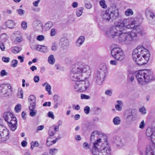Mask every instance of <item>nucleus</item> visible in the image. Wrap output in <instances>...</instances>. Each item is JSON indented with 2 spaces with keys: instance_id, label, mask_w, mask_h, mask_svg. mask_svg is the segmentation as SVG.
<instances>
[{
  "instance_id": "obj_1",
  "label": "nucleus",
  "mask_w": 155,
  "mask_h": 155,
  "mask_svg": "<svg viewBox=\"0 0 155 155\" xmlns=\"http://www.w3.org/2000/svg\"><path fill=\"white\" fill-rule=\"evenodd\" d=\"M136 21L130 19L120 20L117 25L111 27L107 33V35L110 38H114L118 36L119 43L123 44L129 45L136 38L137 34L134 31L125 32L127 29L136 28Z\"/></svg>"
},
{
  "instance_id": "obj_2",
  "label": "nucleus",
  "mask_w": 155,
  "mask_h": 155,
  "mask_svg": "<svg viewBox=\"0 0 155 155\" xmlns=\"http://www.w3.org/2000/svg\"><path fill=\"white\" fill-rule=\"evenodd\" d=\"M71 71V78L75 81L73 84L75 91L79 92L86 91L89 87L90 83L88 80L83 79V74L89 76L91 73L90 67L82 61H78L72 65Z\"/></svg>"
},
{
  "instance_id": "obj_3",
  "label": "nucleus",
  "mask_w": 155,
  "mask_h": 155,
  "mask_svg": "<svg viewBox=\"0 0 155 155\" xmlns=\"http://www.w3.org/2000/svg\"><path fill=\"white\" fill-rule=\"evenodd\" d=\"M132 56L133 60L136 64L142 65L147 62L150 54L147 49L142 46H139L134 50Z\"/></svg>"
},
{
  "instance_id": "obj_4",
  "label": "nucleus",
  "mask_w": 155,
  "mask_h": 155,
  "mask_svg": "<svg viewBox=\"0 0 155 155\" xmlns=\"http://www.w3.org/2000/svg\"><path fill=\"white\" fill-rule=\"evenodd\" d=\"M99 138L93 143L91 152L93 155H111V150L110 145L105 141L101 143Z\"/></svg>"
},
{
  "instance_id": "obj_5",
  "label": "nucleus",
  "mask_w": 155,
  "mask_h": 155,
  "mask_svg": "<svg viewBox=\"0 0 155 155\" xmlns=\"http://www.w3.org/2000/svg\"><path fill=\"white\" fill-rule=\"evenodd\" d=\"M135 75L137 83L141 86L145 85L154 79L151 71L149 69H145L136 71Z\"/></svg>"
},
{
  "instance_id": "obj_6",
  "label": "nucleus",
  "mask_w": 155,
  "mask_h": 155,
  "mask_svg": "<svg viewBox=\"0 0 155 155\" xmlns=\"http://www.w3.org/2000/svg\"><path fill=\"white\" fill-rule=\"evenodd\" d=\"M3 117L10 129L13 131H15L17 128V122L14 115L10 112H7L4 113Z\"/></svg>"
},
{
  "instance_id": "obj_7",
  "label": "nucleus",
  "mask_w": 155,
  "mask_h": 155,
  "mask_svg": "<svg viewBox=\"0 0 155 155\" xmlns=\"http://www.w3.org/2000/svg\"><path fill=\"white\" fill-rule=\"evenodd\" d=\"M107 72V69L106 65L101 66L98 69L95 75V79L97 84L101 85L103 84Z\"/></svg>"
},
{
  "instance_id": "obj_8",
  "label": "nucleus",
  "mask_w": 155,
  "mask_h": 155,
  "mask_svg": "<svg viewBox=\"0 0 155 155\" xmlns=\"http://www.w3.org/2000/svg\"><path fill=\"white\" fill-rule=\"evenodd\" d=\"M111 54L112 57L119 61H122L125 58V54L123 51L119 47L113 48L111 50Z\"/></svg>"
},
{
  "instance_id": "obj_9",
  "label": "nucleus",
  "mask_w": 155,
  "mask_h": 155,
  "mask_svg": "<svg viewBox=\"0 0 155 155\" xmlns=\"http://www.w3.org/2000/svg\"><path fill=\"white\" fill-rule=\"evenodd\" d=\"M9 132L5 127L0 125V142H4L9 139Z\"/></svg>"
},
{
  "instance_id": "obj_10",
  "label": "nucleus",
  "mask_w": 155,
  "mask_h": 155,
  "mask_svg": "<svg viewBox=\"0 0 155 155\" xmlns=\"http://www.w3.org/2000/svg\"><path fill=\"white\" fill-rule=\"evenodd\" d=\"M146 15H149L148 20L149 23L151 25L155 24V15L152 10L147 8L145 12Z\"/></svg>"
},
{
  "instance_id": "obj_11",
  "label": "nucleus",
  "mask_w": 155,
  "mask_h": 155,
  "mask_svg": "<svg viewBox=\"0 0 155 155\" xmlns=\"http://www.w3.org/2000/svg\"><path fill=\"white\" fill-rule=\"evenodd\" d=\"M146 136L150 137L152 143L155 144V128H148L146 131Z\"/></svg>"
},
{
  "instance_id": "obj_12",
  "label": "nucleus",
  "mask_w": 155,
  "mask_h": 155,
  "mask_svg": "<svg viewBox=\"0 0 155 155\" xmlns=\"http://www.w3.org/2000/svg\"><path fill=\"white\" fill-rule=\"evenodd\" d=\"M59 44L62 49H67L69 45V42L68 39L66 37L61 38L59 41Z\"/></svg>"
},
{
  "instance_id": "obj_13",
  "label": "nucleus",
  "mask_w": 155,
  "mask_h": 155,
  "mask_svg": "<svg viewBox=\"0 0 155 155\" xmlns=\"http://www.w3.org/2000/svg\"><path fill=\"white\" fill-rule=\"evenodd\" d=\"M109 10H110V16L112 21L113 20H115L117 19L119 17V10L117 8H116V7H115L114 8H113L112 7H111Z\"/></svg>"
},
{
  "instance_id": "obj_14",
  "label": "nucleus",
  "mask_w": 155,
  "mask_h": 155,
  "mask_svg": "<svg viewBox=\"0 0 155 155\" xmlns=\"http://www.w3.org/2000/svg\"><path fill=\"white\" fill-rule=\"evenodd\" d=\"M101 16L103 21L106 22L112 21L110 10L109 9H107L105 12H103Z\"/></svg>"
},
{
  "instance_id": "obj_15",
  "label": "nucleus",
  "mask_w": 155,
  "mask_h": 155,
  "mask_svg": "<svg viewBox=\"0 0 155 155\" xmlns=\"http://www.w3.org/2000/svg\"><path fill=\"white\" fill-rule=\"evenodd\" d=\"M146 155H155V146L150 145L147 147Z\"/></svg>"
},
{
  "instance_id": "obj_16",
  "label": "nucleus",
  "mask_w": 155,
  "mask_h": 155,
  "mask_svg": "<svg viewBox=\"0 0 155 155\" xmlns=\"http://www.w3.org/2000/svg\"><path fill=\"white\" fill-rule=\"evenodd\" d=\"M113 141L114 145L117 147H121L123 145L121 138L119 137L114 138Z\"/></svg>"
},
{
  "instance_id": "obj_17",
  "label": "nucleus",
  "mask_w": 155,
  "mask_h": 155,
  "mask_svg": "<svg viewBox=\"0 0 155 155\" xmlns=\"http://www.w3.org/2000/svg\"><path fill=\"white\" fill-rule=\"evenodd\" d=\"M15 35L16 38L15 39L13 42L15 44L20 43L23 41V38L21 32L17 31L15 33Z\"/></svg>"
},
{
  "instance_id": "obj_18",
  "label": "nucleus",
  "mask_w": 155,
  "mask_h": 155,
  "mask_svg": "<svg viewBox=\"0 0 155 155\" xmlns=\"http://www.w3.org/2000/svg\"><path fill=\"white\" fill-rule=\"evenodd\" d=\"M4 85L0 87V91L2 93V95H3L4 97H7L9 95V94H8V90L9 88H8V86L7 85H5L4 87H3ZM11 88V87H10L9 89Z\"/></svg>"
},
{
  "instance_id": "obj_19",
  "label": "nucleus",
  "mask_w": 155,
  "mask_h": 155,
  "mask_svg": "<svg viewBox=\"0 0 155 155\" xmlns=\"http://www.w3.org/2000/svg\"><path fill=\"white\" fill-rule=\"evenodd\" d=\"M34 28L35 31L41 30L43 28L40 21L39 20H35L33 23Z\"/></svg>"
},
{
  "instance_id": "obj_20",
  "label": "nucleus",
  "mask_w": 155,
  "mask_h": 155,
  "mask_svg": "<svg viewBox=\"0 0 155 155\" xmlns=\"http://www.w3.org/2000/svg\"><path fill=\"white\" fill-rule=\"evenodd\" d=\"M5 24L6 26L3 25L2 26V29H5L6 27H8L10 28H12L14 25L13 21L11 20H8L6 21Z\"/></svg>"
},
{
  "instance_id": "obj_21",
  "label": "nucleus",
  "mask_w": 155,
  "mask_h": 155,
  "mask_svg": "<svg viewBox=\"0 0 155 155\" xmlns=\"http://www.w3.org/2000/svg\"><path fill=\"white\" fill-rule=\"evenodd\" d=\"M36 48L37 50L43 53H47L48 51V49L46 46L40 45H36Z\"/></svg>"
},
{
  "instance_id": "obj_22",
  "label": "nucleus",
  "mask_w": 155,
  "mask_h": 155,
  "mask_svg": "<svg viewBox=\"0 0 155 155\" xmlns=\"http://www.w3.org/2000/svg\"><path fill=\"white\" fill-rule=\"evenodd\" d=\"M85 37L83 36H81L78 38L76 42V45L78 47L82 45L84 42Z\"/></svg>"
},
{
  "instance_id": "obj_23",
  "label": "nucleus",
  "mask_w": 155,
  "mask_h": 155,
  "mask_svg": "<svg viewBox=\"0 0 155 155\" xmlns=\"http://www.w3.org/2000/svg\"><path fill=\"white\" fill-rule=\"evenodd\" d=\"M117 104L115 105L116 109L119 111H121L123 105V102L121 101L118 100L117 101Z\"/></svg>"
},
{
  "instance_id": "obj_24",
  "label": "nucleus",
  "mask_w": 155,
  "mask_h": 155,
  "mask_svg": "<svg viewBox=\"0 0 155 155\" xmlns=\"http://www.w3.org/2000/svg\"><path fill=\"white\" fill-rule=\"evenodd\" d=\"M53 25V22L49 21L45 24L43 28V29L45 31H47L49 30L52 27Z\"/></svg>"
},
{
  "instance_id": "obj_25",
  "label": "nucleus",
  "mask_w": 155,
  "mask_h": 155,
  "mask_svg": "<svg viewBox=\"0 0 155 155\" xmlns=\"http://www.w3.org/2000/svg\"><path fill=\"white\" fill-rule=\"evenodd\" d=\"M48 61L49 64H54L55 62V59L54 56L52 54L50 55L48 57Z\"/></svg>"
},
{
  "instance_id": "obj_26",
  "label": "nucleus",
  "mask_w": 155,
  "mask_h": 155,
  "mask_svg": "<svg viewBox=\"0 0 155 155\" xmlns=\"http://www.w3.org/2000/svg\"><path fill=\"white\" fill-rule=\"evenodd\" d=\"M84 9V8L82 7H80L77 8L76 12L77 16L79 17L82 15Z\"/></svg>"
},
{
  "instance_id": "obj_27",
  "label": "nucleus",
  "mask_w": 155,
  "mask_h": 155,
  "mask_svg": "<svg viewBox=\"0 0 155 155\" xmlns=\"http://www.w3.org/2000/svg\"><path fill=\"white\" fill-rule=\"evenodd\" d=\"M113 121L114 125H118L120 123L121 120L119 117L116 116L113 119Z\"/></svg>"
},
{
  "instance_id": "obj_28",
  "label": "nucleus",
  "mask_w": 155,
  "mask_h": 155,
  "mask_svg": "<svg viewBox=\"0 0 155 155\" xmlns=\"http://www.w3.org/2000/svg\"><path fill=\"white\" fill-rule=\"evenodd\" d=\"M56 132L54 130V126H52L50 128L48 131V134L50 136H53Z\"/></svg>"
},
{
  "instance_id": "obj_29",
  "label": "nucleus",
  "mask_w": 155,
  "mask_h": 155,
  "mask_svg": "<svg viewBox=\"0 0 155 155\" xmlns=\"http://www.w3.org/2000/svg\"><path fill=\"white\" fill-rule=\"evenodd\" d=\"M58 151V149L55 148L51 149L49 150V153L51 155H56Z\"/></svg>"
},
{
  "instance_id": "obj_30",
  "label": "nucleus",
  "mask_w": 155,
  "mask_h": 155,
  "mask_svg": "<svg viewBox=\"0 0 155 155\" xmlns=\"http://www.w3.org/2000/svg\"><path fill=\"white\" fill-rule=\"evenodd\" d=\"M134 14V12L132 10L130 9H127L125 12V15L127 16H130Z\"/></svg>"
},
{
  "instance_id": "obj_31",
  "label": "nucleus",
  "mask_w": 155,
  "mask_h": 155,
  "mask_svg": "<svg viewBox=\"0 0 155 155\" xmlns=\"http://www.w3.org/2000/svg\"><path fill=\"white\" fill-rule=\"evenodd\" d=\"M36 97L33 95H30L28 97V101L29 102H36Z\"/></svg>"
},
{
  "instance_id": "obj_32",
  "label": "nucleus",
  "mask_w": 155,
  "mask_h": 155,
  "mask_svg": "<svg viewBox=\"0 0 155 155\" xmlns=\"http://www.w3.org/2000/svg\"><path fill=\"white\" fill-rule=\"evenodd\" d=\"M31 148L32 150H33L34 148L35 147H38L39 145V143L37 141H32L31 143Z\"/></svg>"
},
{
  "instance_id": "obj_33",
  "label": "nucleus",
  "mask_w": 155,
  "mask_h": 155,
  "mask_svg": "<svg viewBox=\"0 0 155 155\" xmlns=\"http://www.w3.org/2000/svg\"><path fill=\"white\" fill-rule=\"evenodd\" d=\"M21 49L18 47L15 46L14 47L12 50V52L15 54H17L19 53Z\"/></svg>"
},
{
  "instance_id": "obj_34",
  "label": "nucleus",
  "mask_w": 155,
  "mask_h": 155,
  "mask_svg": "<svg viewBox=\"0 0 155 155\" xmlns=\"http://www.w3.org/2000/svg\"><path fill=\"white\" fill-rule=\"evenodd\" d=\"M23 92L21 89H19L18 92L17 94V96L18 97L22 98L23 97Z\"/></svg>"
},
{
  "instance_id": "obj_35",
  "label": "nucleus",
  "mask_w": 155,
  "mask_h": 155,
  "mask_svg": "<svg viewBox=\"0 0 155 155\" xmlns=\"http://www.w3.org/2000/svg\"><path fill=\"white\" fill-rule=\"evenodd\" d=\"M51 86L49 84H47L46 85L45 89L48 92V93L49 95H51L52 94V92L51 91Z\"/></svg>"
},
{
  "instance_id": "obj_36",
  "label": "nucleus",
  "mask_w": 155,
  "mask_h": 155,
  "mask_svg": "<svg viewBox=\"0 0 155 155\" xmlns=\"http://www.w3.org/2000/svg\"><path fill=\"white\" fill-rule=\"evenodd\" d=\"M21 104H18L15 107V110L17 113L20 112L21 110Z\"/></svg>"
},
{
  "instance_id": "obj_37",
  "label": "nucleus",
  "mask_w": 155,
  "mask_h": 155,
  "mask_svg": "<svg viewBox=\"0 0 155 155\" xmlns=\"http://www.w3.org/2000/svg\"><path fill=\"white\" fill-rule=\"evenodd\" d=\"M36 108V103L31 102L29 105V109L33 110Z\"/></svg>"
},
{
  "instance_id": "obj_38",
  "label": "nucleus",
  "mask_w": 155,
  "mask_h": 155,
  "mask_svg": "<svg viewBox=\"0 0 155 155\" xmlns=\"http://www.w3.org/2000/svg\"><path fill=\"white\" fill-rule=\"evenodd\" d=\"M18 61L16 60H13L11 62V66L12 67H16L17 66Z\"/></svg>"
},
{
  "instance_id": "obj_39",
  "label": "nucleus",
  "mask_w": 155,
  "mask_h": 155,
  "mask_svg": "<svg viewBox=\"0 0 155 155\" xmlns=\"http://www.w3.org/2000/svg\"><path fill=\"white\" fill-rule=\"evenodd\" d=\"M125 116L126 119L127 120H130L131 119L132 120L133 119V114L131 112L129 113L128 114H126Z\"/></svg>"
},
{
  "instance_id": "obj_40",
  "label": "nucleus",
  "mask_w": 155,
  "mask_h": 155,
  "mask_svg": "<svg viewBox=\"0 0 155 155\" xmlns=\"http://www.w3.org/2000/svg\"><path fill=\"white\" fill-rule=\"evenodd\" d=\"M100 5L101 6L104 8H107V6L105 4V1L104 0H102L100 1L99 2Z\"/></svg>"
},
{
  "instance_id": "obj_41",
  "label": "nucleus",
  "mask_w": 155,
  "mask_h": 155,
  "mask_svg": "<svg viewBox=\"0 0 155 155\" xmlns=\"http://www.w3.org/2000/svg\"><path fill=\"white\" fill-rule=\"evenodd\" d=\"M139 111L142 114H145L147 113L146 110L145 108L143 106H142L139 109Z\"/></svg>"
},
{
  "instance_id": "obj_42",
  "label": "nucleus",
  "mask_w": 155,
  "mask_h": 155,
  "mask_svg": "<svg viewBox=\"0 0 155 155\" xmlns=\"http://www.w3.org/2000/svg\"><path fill=\"white\" fill-rule=\"evenodd\" d=\"M16 11L18 15L20 16L23 15L25 12L24 10L21 8L17 9Z\"/></svg>"
},
{
  "instance_id": "obj_43",
  "label": "nucleus",
  "mask_w": 155,
  "mask_h": 155,
  "mask_svg": "<svg viewBox=\"0 0 155 155\" xmlns=\"http://www.w3.org/2000/svg\"><path fill=\"white\" fill-rule=\"evenodd\" d=\"M98 133L97 131L93 132L91 134V140L94 139L95 136L97 137L98 135Z\"/></svg>"
},
{
  "instance_id": "obj_44",
  "label": "nucleus",
  "mask_w": 155,
  "mask_h": 155,
  "mask_svg": "<svg viewBox=\"0 0 155 155\" xmlns=\"http://www.w3.org/2000/svg\"><path fill=\"white\" fill-rule=\"evenodd\" d=\"M30 110V115L31 117H33L36 114L37 110L35 109L29 110Z\"/></svg>"
},
{
  "instance_id": "obj_45",
  "label": "nucleus",
  "mask_w": 155,
  "mask_h": 155,
  "mask_svg": "<svg viewBox=\"0 0 155 155\" xmlns=\"http://www.w3.org/2000/svg\"><path fill=\"white\" fill-rule=\"evenodd\" d=\"M51 140V137H49L47 140L46 145L48 146H51L52 145V142Z\"/></svg>"
},
{
  "instance_id": "obj_46",
  "label": "nucleus",
  "mask_w": 155,
  "mask_h": 155,
  "mask_svg": "<svg viewBox=\"0 0 155 155\" xmlns=\"http://www.w3.org/2000/svg\"><path fill=\"white\" fill-rule=\"evenodd\" d=\"M145 126V124L144 120H143L140 123L139 128L141 129H143Z\"/></svg>"
},
{
  "instance_id": "obj_47",
  "label": "nucleus",
  "mask_w": 155,
  "mask_h": 155,
  "mask_svg": "<svg viewBox=\"0 0 155 155\" xmlns=\"http://www.w3.org/2000/svg\"><path fill=\"white\" fill-rule=\"evenodd\" d=\"M21 26L22 28L24 30H26L27 29V23L25 21H23L21 23Z\"/></svg>"
},
{
  "instance_id": "obj_48",
  "label": "nucleus",
  "mask_w": 155,
  "mask_h": 155,
  "mask_svg": "<svg viewBox=\"0 0 155 155\" xmlns=\"http://www.w3.org/2000/svg\"><path fill=\"white\" fill-rule=\"evenodd\" d=\"M85 6L88 9H90L92 7V5L90 2H87L85 4Z\"/></svg>"
},
{
  "instance_id": "obj_49",
  "label": "nucleus",
  "mask_w": 155,
  "mask_h": 155,
  "mask_svg": "<svg viewBox=\"0 0 155 155\" xmlns=\"http://www.w3.org/2000/svg\"><path fill=\"white\" fill-rule=\"evenodd\" d=\"M90 107L87 106L85 107L84 109V111L85 114H88L90 112Z\"/></svg>"
},
{
  "instance_id": "obj_50",
  "label": "nucleus",
  "mask_w": 155,
  "mask_h": 155,
  "mask_svg": "<svg viewBox=\"0 0 155 155\" xmlns=\"http://www.w3.org/2000/svg\"><path fill=\"white\" fill-rule=\"evenodd\" d=\"M58 48V46L57 44L55 42L53 43L51 47V50L53 51H56Z\"/></svg>"
},
{
  "instance_id": "obj_51",
  "label": "nucleus",
  "mask_w": 155,
  "mask_h": 155,
  "mask_svg": "<svg viewBox=\"0 0 155 155\" xmlns=\"http://www.w3.org/2000/svg\"><path fill=\"white\" fill-rule=\"evenodd\" d=\"M8 73L6 72L5 70H2L0 72V75L1 76L3 77L8 75Z\"/></svg>"
},
{
  "instance_id": "obj_52",
  "label": "nucleus",
  "mask_w": 155,
  "mask_h": 155,
  "mask_svg": "<svg viewBox=\"0 0 155 155\" xmlns=\"http://www.w3.org/2000/svg\"><path fill=\"white\" fill-rule=\"evenodd\" d=\"M2 61L6 63L8 62L10 60V59L9 57H3L2 58Z\"/></svg>"
},
{
  "instance_id": "obj_53",
  "label": "nucleus",
  "mask_w": 155,
  "mask_h": 155,
  "mask_svg": "<svg viewBox=\"0 0 155 155\" xmlns=\"http://www.w3.org/2000/svg\"><path fill=\"white\" fill-rule=\"evenodd\" d=\"M81 98L82 99H90V97L89 96L84 94H81Z\"/></svg>"
},
{
  "instance_id": "obj_54",
  "label": "nucleus",
  "mask_w": 155,
  "mask_h": 155,
  "mask_svg": "<svg viewBox=\"0 0 155 155\" xmlns=\"http://www.w3.org/2000/svg\"><path fill=\"white\" fill-rule=\"evenodd\" d=\"M118 60H117L115 59V60H112L110 61V64L112 65H116L118 64L117 62Z\"/></svg>"
},
{
  "instance_id": "obj_55",
  "label": "nucleus",
  "mask_w": 155,
  "mask_h": 155,
  "mask_svg": "<svg viewBox=\"0 0 155 155\" xmlns=\"http://www.w3.org/2000/svg\"><path fill=\"white\" fill-rule=\"evenodd\" d=\"M44 37L42 35H39L37 36L36 37V39L37 40L39 41H43L44 39Z\"/></svg>"
},
{
  "instance_id": "obj_56",
  "label": "nucleus",
  "mask_w": 155,
  "mask_h": 155,
  "mask_svg": "<svg viewBox=\"0 0 155 155\" xmlns=\"http://www.w3.org/2000/svg\"><path fill=\"white\" fill-rule=\"evenodd\" d=\"M83 147L86 150L88 149L90 147L88 143L87 142H85L83 144Z\"/></svg>"
},
{
  "instance_id": "obj_57",
  "label": "nucleus",
  "mask_w": 155,
  "mask_h": 155,
  "mask_svg": "<svg viewBox=\"0 0 155 155\" xmlns=\"http://www.w3.org/2000/svg\"><path fill=\"white\" fill-rule=\"evenodd\" d=\"M48 116L49 117L53 119H54V118L53 113L52 112H49L48 113Z\"/></svg>"
},
{
  "instance_id": "obj_58",
  "label": "nucleus",
  "mask_w": 155,
  "mask_h": 155,
  "mask_svg": "<svg viewBox=\"0 0 155 155\" xmlns=\"http://www.w3.org/2000/svg\"><path fill=\"white\" fill-rule=\"evenodd\" d=\"M112 92L111 90H107L105 92V94L106 95L109 96H111L112 94Z\"/></svg>"
},
{
  "instance_id": "obj_59",
  "label": "nucleus",
  "mask_w": 155,
  "mask_h": 155,
  "mask_svg": "<svg viewBox=\"0 0 155 155\" xmlns=\"http://www.w3.org/2000/svg\"><path fill=\"white\" fill-rule=\"evenodd\" d=\"M41 0H37L36 1H34L33 3V5L35 7H38V4L40 2Z\"/></svg>"
},
{
  "instance_id": "obj_60",
  "label": "nucleus",
  "mask_w": 155,
  "mask_h": 155,
  "mask_svg": "<svg viewBox=\"0 0 155 155\" xmlns=\"http://www.w3.org/2000/svg\"><path fill=\"white\" fill-rule=\"evenodd\" d=\"M43 106H49L50 107L51 105V102H45L43 104Z\"/></svg>"
},
{
  "instance_id": "obj_61",
  "label": "nucleus",
  "mask_w": 155,
  "mask_h": 155,
  "mask_svg": "<svg viewBox=\"0 0 155 155\" xmlns=\"http://www.w3.org/2000/svg\"><path fill=\"white\" fill-rule=\"evenodd\" d=\"M34 80L35 82H38L39 80V78L38 76H35L34 77Z\"/></svg>"
},
{
  "instance_id": "obj_62",
  "label": "nucleus",
  "mask_w": 155,
  "mask_h": 155,
  "mask_svg": "<svg viewBox=\"0 0 155 155\" xmlns=\"http://www.w3.org/2000/svg\"><path fill=\"white\" fill-rule=\"evenodd\" d=\"M55 30L54 28H52L51 29V36H53L55 34Z\"/></svg>"
},
{
  "instance_id": "obj_63",
  "label": "nucleus",
  "mask_w": 155,
  "mask_h": 155,
  "mask_svg": "<svg viewBox=\"0 0 155 155\" xmlns=\"http://www.w3.org/2000/svg\"><path fill=\"white\" fill-rule=\"evenodd\" d=\"M78 3L77 2H74L72 3V6L73 8H77L78 6Z\"/></svg>"
},
{
  "instance_id": "obj_64",
  "label": "nucleus",
  "mask_w": 155,
  "mask_h": 155,
  "mask_svg": "<svg viewBox=\"0 0 155 155\" xmlns=\"http://www.w3.org/2000/svg\"><path fill=\"white\" fill-rule=\"evenodd\" d=\"M0 48L2 51H4L5 49V46L3 43H2L0 44Z\"/></svg>"
}]
</instances>
